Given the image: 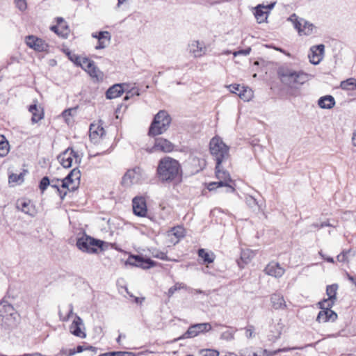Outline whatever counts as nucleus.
<instances>
[{
	"mask_svg": "<svg viewBox=\"0 0 356 356\" xmlns=\"http://www.w3.org/2000/svg\"><path fill=\"white\" fill-rule=\"evenodd\" d=\"M156 177L163 184L181 183L183 179L181 163L178 160L169 156L160 159L156 170Z\"/></svg>",
	"mask_w": 356,
	"mask_h": 356,
	"instance_id": "obj_1",
	"label": "nucleus"
},
{
	"mask_svg": "<svg viewBox=\"0 0 356 356\" xmlns=\"http://www.w3.org/2000/svg\"><path fill=\"white\" fill-rule=\"evenodd\" d=\"M277 76L280 81L289 88H296L309 79V74L303 71H296L289 65H282L277 69Z\"/></svg>",
	"mask_w": 356,
	"mask_h": 356,
	"instance_id": "obj_2",
	"label": "nucleus"
},
{
	"mask_svg": "<svg viewBox=\"0 0 356 356\" xmlns=\"http://www.w3.org/2000/svg\"><path fill=\"white\" fill-rule=\"evenodd\" d=\"M76 245L83 252L88 254H97L98 251H104L108 249L109 243L102 240L92 237L86 232L76 238Z\"/></svg>",
	"mask_w": 356,
	"mask_h": 356,
	"instance_id": "obj_3",
	"label": "nucleus"
},
{
	"mask_svg": "<svg viewBox=\"0 0 356 356\" xmlns=\"http://www.w3.org/2000/svg\"><path fill=\"white\" fill-rule=\"evenodd\" d=\"M172 118L165 110H160L153 118L148 129V136L155 137L165 133L170 127Z\"/></svg>",
	"mask_w": 356,
	"mask_h": 356,
	"instance_id": "obj_4",
	"label": "nucleus"
},
{
	"mask_svg": "<svg viewBox=\"0 0 356 356\" xmlns=\"http://www.w3.org/2000/svg\"><path fill=\"white\" fill-rule=\"evenodd\" d=\"M229 146L220 137L215 136L210 140L209 151L216 161L217 168L221 165L222 161L229 157Z\"/></svg>",
	"mask_w": 356,
	"mask_h": 356,
	"instance_id": "obj_5",
	"label": "nucleus"
},
{
	"mask_svg": "<svg viewBox=\"0 0 356 356\" xmlns=\"http://www.w3.org/2000/svg\"><path fill=\"white\" fill-rule=\"evenodd\" d=\"M146 178L145 172L140 166H135L127 170L122 177V184L125 186H130L141 183Z\"/></svg>",
	"mask_w": 356,
	"mask_h": 356,
	"instance_id": "obj_6",
	"label": "nucleus"
},
{
	"mask_svg": "<svg viewBox=\"0 0 356 356\" xmlns=\"http://www.w3.org/2000/svg\"><path fill=\"white\" fill-rule=\"evenodd\" d=\"M126 264L143 269H149L161 265V264L151 259L149 257H145L142 254L129 255L126 261Z\"/></svg>",
	"mask_w": 356,
	"mask_h": 356,
	"instance_id": "obj_7",
	"label": "nucleus"
},
{
	"mask_svg": "<svg viewBox=\"0 0 356 356\" xmlns=\"http://www.w3.org/2000/svg\"><path fill=\"white\" fill-rule=\"evenodd\" d=\"M334 305L332 302L322 305L321 302H318V306L321 311L318 312L316 321L318 323L334 322L337 319L338 315L334 311L332 310Z\"/></svg>",
	"mask_w": 356,
	"mask_h": 356,
	"instance_id": "obj_8",
	"label": "nucleus"
},
{
	"mask_svg": "<svg viewBox=\"0 0 356 356\" xmlns=\"http://www.w3.org/2000/svg\"><path fill=\"white\" fill-rule=\"evenodd\" d=\"M212 329V326L209 323H200L191 325L186 332L181 336L175 339L179 341L185 339H191L197 335L207 332Z\"/></svg>",
	"mask_w": 356,
	"mask_h": 356,
	"instance_id": "obj_9",
	"label": "nucleus"
},
{
	"mask_svg": "<svg viewBox=\"0 0 356 356\" xmlns=\"http://www.w3.org/2000/svg\"><path fill=\"white\" fill-rule=\"evenodd\" d=\"M132 210L133 213L141 218L148 217L152 219L148 216V209L147 206V201L145 197L143 196H136L132 200Z\"/></svg>",
	"mask_w": 356,
	"mask_h": 356,
	"instance_id": "obj_10",
	"label": "nucleus"
},
{
	"mask_svg": "<svg viewBox=\"0 0 356 356\" xmlns=\"http://www.w3.org/2000/svg\"><path fill=\"white\" fill-rule=\"evenodd\" d=\"M174 147L175 145L170 141L165 138L159 137L155 138L154 145L147 150L149 153H153L157 151L171 152L173 151Z\"/></svg>",
	"mask_w": 356,
	"mask_h": 356,
	"instance_id": "obj_11",
	"label": "nucleus"
},
{
	"mask_svg": "<svg viewBox=\"0 0 356 356\" xmlns=\"http://www.w3.org/2000/svg\"><path fill=\"white\" fill-rule=\"evenodd\" d=\"M25 42L26 45L38 52L47 51L49 45L41 38H39L35 35H29L26 37Z\"/></svg>",
	"mask_w": 356,
	"mask_h": 356,
	"instance_id": "obj_12",
	"label": "nucleus"
},
{
	"mask_svg": "<svg viewBox=\"0 0 356 356\" xmlns=\"http://www.w3.org/2000/svg\"><path fill=\"white\" fill-rule=\"evenodd\" d=\"M17 312L13 305L8 302L5 298L0 301V321L3 319H15Z\"/></svg>",
	"mask_w": 356,
	"mask_h": 356,
	"instance_id": "obj_13",
	"label": "nucleus"
},
{
	"mask_svg": "<svg viewBox=\"0 0 356 356\" xmlns=\"http://www.w3.org/2000/svg\"><path fill=\"white\" fill-rule=\"evenodd\" d=\"M83 63H87L86 65L81 64V69L86 71L92 78H95L97 81L103 79V73L95 65V62L87 57L83 58Z\"/></svg>",
	"mask_w": 356,
	"mask_h": 356,
	"instance_id": "obj_14",
	"label": "nucleus"
},
{
	"mask_svg": "<svg viewBox=\"0 0 356 356\" xmlns=\"http://www.w3.org/2000/svg\"><path fill=\"white\" fill-rule=\"evenodd\" d=\"M74 152L72 147H69L58 155L57 160L64 168L72 167Z\"/></svg>",
	"mask_w": 356,
	"mask_h": 356,
	"instance_id": "obj_15",
	"label": "nucleus"
},
{
	"mask_svg": "<svg viewBox=\"0 0 356 356\" xmlns=\"http://www.w3.org/2000/svg\"><path fill=\"white\" fill-rule=\"evenodd\" d=\"M229 91L237 95L243 101H249L252 96L251 89H248L240 84L233 83L229 86Z\"/></svg>",
	"mask_w": 356,
	"mask_h": 356,
	"instance_id": "obj_16",
	"label": "nucleus"
},
{
	"mask_svg": "<svg viewBox=\"0 0 356 356\" xmlns=\"http://www.w3.org/2000/svg\"><path fill=\"white\" fill-rule=\"evenodd\" d=\"M324 50L325 45L323 44L312 46L308 56L310 63L315 65L319 64L323 59Z\"/></svg>",
	"mask_w": 356,
	"mask_h": 356,
	"instance_id": "obj_17",
	"label": "nucleus"
},
{
	"mask_svg": "<svg viewBox=\"0 0 356 356\" xmlns=\"http://www.w3.org/2000/svg\"><path fill=\"white\" fill-rule=\"evenodd\" d=\"M264 271L268 275L280 278L284 274L285 270L278 262L272 261L266 265Z\"/></svg>",
	"mask_w": 356,
	"mask_h": 356,
	"instance_id": "obj_18",
	"label": "nucleus"
},
{
	"mask_svg": "<svg viewBox=\"0 0 356 356\" xmlns=\"http://www.w3.org/2000/svg\"><path fill=\"white\" fill-rule=\"evenodd\" d=\"M16 207L18 210L31 216H34L36 213L35 205L28 199L18 200L16 202Z\"/></svg>",
	"mask_w": 356,
	"mask_h": 356,
	"instance_id": "obj_19",
	"label": "nucleus"
},
{
	"mask_svg": "<svg viewBox=\"0 0 356 356\" xmlns=\"http://www.w3.org/2000/svg\"><path fill=\"white\" fill-rule=\"evenodd\" d=\"M126 83H115L106 91L105 96L107 99H113L120 97L124 92Z\"/></svg>",
	"mask_w": 356,
	"mask_h": 356,
	"instance_id": "obj_20",
	"label": "nucleus"
},
{
	"mask_svg": "<svg viewBox=\"0 0 356 356\" xmlns=\"http://www.w3.org/2000/svg\"><path fill=\"white\" fill-rule=\"evenodd\" d=\"M81 325H83V320L80 316L76 314L75 318L70 325V332L76 337L85 339L86 337V334L85 332L81 330Z\"/></svg>",
	"mask_w": 356,
	"mask_h": 356,
	"instance_id": "obj_21",
	"label": "nucleus"
},
{
	"mask_svg": "<svg viewBox=\"0 0 356 356\" xmlns=\"http://www.w3.org/2000/svg\"><path fill=\"white\" fill-rule=\"evenodd\" d=\"M28 110L32 114L31 122L33 124L37 123L44 118V109L40 106H38L37 101L29 105Z\"/></svg>",
	"mask_w": 356,
	"mask_h": 356,
	"instance_id": "obj_22",
	"label": "nucleus"
},
{
	"mask_svg": "<svg viewBox=\"0 0 356 356\" xmlns=\"http://www.w3.org/2000/svg\"><path fill=\"white\" fill-rule=\"evenodd\" d=\"M339 286L337 284H332L330 285H327L326 287V294L328 296L327 298L323 299L321 302V304L323 305L324 303H333L334 305L335 301L337 300V291L338 290Z\"/></svg>",
	"mask_w": 356,
	"mask_h": 356,
	"instance_id": "obj_23",
	"label": "nucleus"
},
{
	"mask_svg": "<svg viewBox=\"0 0 356 356\" xmlns=\"http://www.w3.org/2000/svg\"><path fill=\"white\" fill-rule=\"evenodd\" d=\"M105 130L102 126L95 127L94 124L90 126V134L89 137L92 142L96 143L100 138H102L105 135Z\"/></svg>",
	"mask_w": 356,
	"mask_h": 356,
	"instance_id": "obj_24",
	"label": "nucleus"
},
{
	"mask_svg": "<svg viewBox=\"0 0 356 356\" xmlns=\"http://www.w3.org/2000/svg\"><path fill=\"white\" fill-rule=\"evenodd\" d=\"M335 104L334 97L330 95L322 96L318 100V106L323 109H331Z\"/></svg>",
	"mask_w": 356,
	"mask_h": 356,
	"instance_id": "obj_25",
	"label": "nucleus"
},
{
	"mask_svg": "<svg viewBox=\"0 0 356 356\" xmlns=\"http://www.w3.org/2000/svg\"><path fill=\"white\" fill-rule=\"evenodd\" d=\"M222 187L226 188H225L226 193H234L235 191V188L231 184H228L227 183H226L225 181H222L221 180L218 181L209 182L207 186V189L209 191H212L218 188H222Z\"/></svg>",
	"mask_w": 356,
	"mask_h": 356,
	"instance_id": "obj_26",
	"label": "nucleus"
},
{
	"mask_svg": "<svg viewBox=\"0 0 356 356\" xmlns=\"http://www.w3.org/2000/svg\"><path fill=\"white\" fill-rule=\"evenodd\" d=\"M270 302L275 309H284L286 307L284 297L279 293H273L270 296Z\"/></svg>",
	"mask_w": 356,
	"mask_h": 356,
	"instance_id": "obj_27",
	"label": "nucleus"
},
{
	"mask_svg": "<svg viewBox=\"0 0 356 356\" xmlns=\"http://www.w3.org/2000/svg\"><path fill=\"white\" fill-rule=\"evenodd\" d=\"M215 173L216 178L219 179V181L221 180L228 184H230V183L233 181L229 173L227 170H223L221 168V165H219L218 168H217V164H216Z\"/></svg>",
	"mask_w": 356,
	"mask_h": 356,
	"instance_id": "obj_28",
	"label": "nucleus"
},
{
	"mask_svg": "<svg viewBox=\"0 0 356 356\" xmlns=\"http://www.w3.org/2000/svg\"><path fill=\"white\" fill-rule=\"evenodd\" d=\"M264 6L261 4H259L254 8V15L257 22L259 24L264 22L267 19L268 12L264 11Z\"/></svg>",
	"mask_w": 356,
	"mask_h": 356,
	"instance_id": "obj_29",
	"label": "nucleus"
},
{
	"mask_svg": "<svg viewBox=\"0 0 356 356\" xmlns=\"http://www.w3.org/2000/svg\"><path fill=\"white\" fill-rule=\"evenodd\" d=\"M197 255L203 261L205 264H210L214 261L215 254L212 252H207L203 248H200L197 250Z\"/></svg>",
	"mask_w": 356,
	"mask_h": 356,
	"instance_id": "obj_30",
	"label": "nucleus"
},
{
	"mask_svg": "<svg viewBox=\"0 0 356 356\" xmlns=\"http://www.w3.org/2000/svg\"><path fill=\"white\" fill-rule=\"evenodd\" d=\"M81 175L80 170L78 167H76L73 168L64 179L66 181H69L70 184H73L74 181L76 180L78 181V184H79Z\"/></svg>",
	"mask_w": 356,
	"mask_h": 356,
	"instance_id": "obj_31",
	"label": "nucleus"
},
{
	"mask_svg": "<svg viewBox=\"0 0 356 356\" xmlns=\"http://www.w3.org/2000/svg\"><path fill=\"white\" fill-rule=\"evenodd\" d=\"M10 149V145L6 137L3 135H0V156H6Z\"/></svg>",
	"mask_w": 356,
	"mask_h": 356,
	"instance_id": "obj_32",
	"label": "nucleus"
},
{
	"mask_svg": "<svg viewBox=\"0 0 356 356\" xmlns=\"http://www.w3.org/2000/svg\"><path fill=\"white\" fill-rule=\"evenodd\" d=\"M293 18H295V21H293V26L294 28L298 31L299 35H302V22H303V20H305L304 19H299L298 17L295 14H292L289 18V20L290 21H293Z\"/></svg>",
	"mask_w": 356,
	"mask_h": 356,
	"instance_id": "obj_33",
	"label": "nucleus"
},
{
	"mask_svg": "<svg viewBox=\"0 0 356 356\" xmlns=\"http://www.w3.org/2000/svg\"><path fill=\"white\" fill-rule=\"evenodd\" d=\"M355 83V78H349L346 80L342 81L340 83V87L342 90H354Z\"/></svg>",
	"mask_w": 356,
	"mask_h": 356,
	"instance_id": "obj_34",
	"label": "nucleus"
},
{
	"mask_svg": "<svg viewBox=\"0 0 356 356\" xmlns=\"http://www.w3.org/2000/svg\"><path fill=\"white\" fill-rule=\"evenodd\" d=\"M250 261V253L243 251L240 259L237 260V264L241 268H243L245 264Z\"/></svg>",
	"mask_w": 356,
	"mask_h": 356,
	"instance_id": "obj_35",
	"label": "nucleus"
},
{
	"mask_svg": "<svg viewBox=\"0 0 356 356\" xmlns=\"http://www.w3.org/2000/svg\"><path fill=\"white\" fill-rule=\"evenodd\" d=\"M190 51L194 54L195 57L201 56L203 54V49L198 41H194L191 47Z\"/></svg>",
	"mask_w": 356,
	"mask_h": 356,
	"instance_id": "obj_36",
	"label": "nucleus"
},
{
	"mask_svg": "<svg viewBox=\"0 0 356 356\" xmlns=\"http://www.w3.org/2000/svg\"><path fill=\"white\" fill-rule=\"evenodd\" d=\"M92 37L94 38H97V40H106L108 42L111 40V34L108 31H101L97 33H93L92 34Z\"/></svg>",
	"mask_w": 356,
	"mask_h": 356,
	"instance_id": "obj_37",
	"label": "nucleus"
},
{
	"mask_svg": "<svg viewBox=\"0 0 356 356\" xmlns=\"http://www.w3.org/2000/svg\"><path fill=\"white\" fill-rule=\"evenodd\" d=\"M150 252L152 254V256L154 258H157L163 261H172V259L168 258L166 252L160 251L156 248L151 250Z\"/></svg>",
	"mask_w": 356,
	"mask_h": 356,
	"instance_id": "obj_38",
	"label": "nucleus"
},
{
	"mask_svg": "<svg viewBox=\"0 0 356 356\" xmlns=\"http://www.w3.org/2000/svg\"><path fill=\"white\" fill-rule=\"evenodd\" d=\"M170 233L177 238L179 239L185 236V229L181 226H177L171 229Z\"/></svg>",
	"mask_w": 356,
	"mask_h": 356,
	"instance_id": "obj_39",
	"label": "nucleus"
},
{
	"mask_svg": "<svg viewBox=\"0 0 356 356\" xmlns=\"http://www.w3.org/2000/svg\"><path fill=\"white\" fill-rule=\"evenodd\" d=\"M314 25L307 20H303L302 35H309L312 33Z\"/></svg>",
	"mask_w": 356,
	"mask_h": 356,
	"instance_id": "obj_40",
	"label": "nucleus"
},
{
	"mask_svg": "<svg viewBox=\"0 0 356 356\" xmlns=\"http://www.w3.org/2000/svg\"><path fill=\"white\" fill-rule=\"evenodd\" d=\"M26 172H27L26 170H24V172H20L19 175L15 174V173H11L8 177L9 183H16L19 181H20V182H23L24 175V173Z\"/></svg>",
	"mask_w": 356,
	"mask_h": 356,
	"instance_id": "obj_41",
	"label": "nucleus"
},
{
	"mask_svg": "<svg viewBox=\"0 0 356 356\" xmlns=\"http://www.w3.org/2000/svg\"><path fill=\"white\" fill-rule=\"evenodd\" d=\"M245 203L252 209H255L257 207H259L257 200L251 195L245 196Z\"/></svg>",
	"mask_w": 356,
	"mask_h": 356,
	"instance_id": "obj_42",
	"label": "nucleus"
},
{
	"mask_svg": "<svg viewBox=\"0 0 356 356\" xmlns=\"http://www.w3.org/2000/svg\"><path fill=\"white\" fill-rule=\"evenodd\" d=\"M50 185V179L49 177H43L39 182V188L42 193H43L47 187Z\"/></svg>",
	"mask_w": 356,
	"mask_h": 356,
	"instance_id": "obj_43",
	"label": "nucleus"
},
{
	"mask_svg": "<svg viewBox=\"0 0 356 356\" xmlns=\"http://www.w3.org/2000/svg\"><path fill=\"white\" fill-rule=\"evenodd\" d=\"M236 329L232 330H227L223 332L220 335V339L226 341H231L234 338V333Z\"/></svg>",
	"mask_w": 356,
	"mask_h": 356,
	"instance_id": "obj_44",
	"label": "nucleus"
},
{
	"mask_svg": "<svg viewBox=\"0 0 356 356\" xmlns=\"http://www.w3.org/2000/svg\"><path fill=\"white\" fill-rule=\"evenodd\" d=\"M59 28L60 31V37L63 38H67L70 33V29L67 23L64 22V24H61V26H59Z\"/></svg>",
	"mask_w": 356,
	"mask_h": 356,
	"instance_id": "obj_45",
	"label": "nucleus"
},
{
	"mask_svg": "<svg viewBox=\"0 0 356 356\" xmlns=\"http://www.w3.org/2000/svg\"><path fill=\"white\" fill-rule=\"evenodd\" d=\"M181 288H184V285L181 286V284H179V283H176L175 285H173L172 286H171L168 291V293H167V295L168 297H171L174 295V293L181 289Z\"/></svg>",
	"mask_w": 356,
	"mask_h": 356,
	"instance_id": "obj_46",
	"label": "nucleus"
},
{
	"mask_svg": "<svg viewBox=\"0 0 356 356\" xmlns=\"http://www.w3.org/2000/svg\"><path fill=\"white\" fill-rule=\"evenodd\" d=\"M302 347H292V348L286 347V348H278V349L274 350L271 355H277L280 353H286V352H289V351L293 350H302Z\"/></svg>",
	"mask_w": 356,
	"mask_h": 356,
	"instance_id": "obj_47",
	"label": "nucleus"
},
{
	"mask_svg": "<svg viewBox=\"0 0 356 356\" xmlns=\"http://www.w3.org/2000/svg\"><path fill=\"white\" fill-rule=\"evenodd\" d=\"M68 59L72 61L76 66H81V58L79 55L73 53L70 56H69Z\"/></svg>",
	"mask_w": 356,
	"mask_h": 356,
	"instance_id": "obj_48",
	"label": "nucleus"
},
{
	"mask_svg": "<svg viewBox=\"0 0 356 356\" xmlns=\"http://www.w3.org/2000/svg\"><path fill=\"white\" fill-rule=\"evenodd\" d=\"M16 7L21 11H24L27 8L26 0H15Z\"/></svg>",
	"mask_w": 356,
	"mask_h": 356,
	"instance_id": "obj_49",
	"label": "nucleus"
},
{
	"mask_svg": "<svg viewBox=\"0 0 356 356\" xmlns=\"http://www.w3.org/2000/svg\"><path fill=\"white\" fill-rule=\"evenodd\" d=\"M113 356H135V353L128 351H112Z\"/></svg>",
	"mask_w": 356,
	"mask_h": 356,
	"instance_id": "obj_50",
	"label": "nucleus"
},
{
	"mask_svg": "<svg viewBox=\"0 0 356 356\" xmlns=\"http://www.w3.org/2000/svg\"><path fill=\"white\" fill-rule=\"evenodd\" d=\"M250 51H251V48L250 47H248V48L240 49V50H238L237 51H235L234 53V56H236L238 55L248 56V55L250 54Z\"/></svg>",
	"mask_w": 356,
	"mask_h": 356,
	"instance_id": "obj_51",
	"label": "nucleus"
},
{
	"mask_svg": "<svg viewBox=\"0 0 356 356\" xmlns=\"http://www.w3.org/2000/svg\"><path fill=\"white\" fill-rule=\"evenodd\" d=\"M245 329L246 330V332H245L246 337L248 339L252 338L253 337L254 327L253 325H248Z\"/></svg>",
	"mask_w": 356,
	"mask_h": 356,
	"instance_id": "obj_52",
	"label": "nucleus"
},
{
	"mask_svg": "<svg viewBox=\"0 0 356 356\" xmlns=\"http://www.w3.org/2000/svg\"><path fill=\"white\" fill-rule=\"evenodd\" d=\"M204 356H219V352L213 349H207Z\"/></svg>",
	"mask_w": 356,
	"mask_h": 356,
	"instance_id": "obj_53",
	"label": "nucleus"
},
{
	"mask_svg": "<svg viewBox=\"0 0 356 356\" xmlns=\"http://www.w3.org/2000/svg\"><path fill=\"white\" fill-rule=\"evenodd\" d=\"M337 259L338 261L341 263L348 262V259L347 258V256H346L344 254L341 252L337 255Z\"/></svg>",
	"mask_w": 356,
	"mask_h": 356,
	"instance_id": "obj_54",
	"label": "nucleus"
},
{
	"mask_svg": "<svg viewBox=\"0 0 356 356\" xmlns=\"http://www.w3.org/2000/svg\"><path fill=\"white\" fill-rule=\"evenodd\" d=\"M72 314H73V305H72V304H70L68 313H67V316L63 318V321H67Z\"/></svg>",
	"mask_w": 356,
	"mask_h": 356,
	"instance_id": "obj_55",
	"label": "nucleus"
},
{
	"mask_svg": "<svg viewBox=\"0 0 356 356\" xmlns=\"http://www.w3.org/2000/svg\"><path fill=\"white\" fill-rule=\"evenodd\" d=\"M106 44L105 42V40H97V44L95 46L96 49H102L106 48Z\"/></svg>",
	"mask_w": 356,
	"mask_h": 356,
	"instance_id": "obj_56",
	"label": "nucleus"
},
{
	"mask_svg": "<svg viewBox=\"0 0 356 356\" xmlns=\"http://www.w3.org/2000/svg\"><path fill=\"white\" fill-rule=\"evenodd\" d=\"M75 108H68V109H65L63 111L62 113V115L64 117V118H66L67 116H70L72 115V111H75Z\"/></svg>",
	"mask_w": 356,
	"mask_h": 356,
	"instance_id": "obj_57",
	"label": "nucleus"
},
{
	"mask_svg": "<svg viewBox=\"0 0 356 356\" xmlns=\"http://www.w3.org/2000/svg\"><path fill=\"white\" fill-rule=\"evenodd\" d=\"M50 30L60 36V31L58 25H53L50 27Z\"/></svg>",
	"mask_w": 356,
	"mask_h": 356,
	"instance_id": "obj_58",
	"label": "nucleus"
},
{
	"mask_svg": "<svg viewBox=\"0 0 356 356\" xmlns=\"http://www.w3.org/2000/svg\"><path fill=\"white\" fill-rule=\"evenodd\" d=\"M346 276L350 282H351L356 286V276L354 277V276L351 275L350 274H349L348 272H346Z\"/></svg>",
	"mask_w": 356,
	"mask_h": 356,
	"instance_id": "obj_59",
	"label": "nucleus"
},
{
	"mask_svg": "<svg viewBox=\"0 0 356 356\" xmlns=\"http://www.w3.org/2000/svg\"><path fill=\"white\" fill-rule=\"evenodd\" d=\"M319 254H320V255L322 257V258H323L325 261H327V262H329V263H334V261L333 257H330V256H325L324 254H323L321 253V252H319Z\"/></svg>",
	"mask_w": 356,
	"mask_h": 356,
	"instance_id": "obj_60",
	"label": "nucleus"
},
{
	"mask_svg": "<svg viewBox=\"0 0 356 356\" xmlns=\"http://www.w3.org/2000/svg\"><path fill=\"white\" fill-rule=\"evenodd\" d=\"M6 298H11L12 299H15V295L13 294V291L11 289L10 287L8 288L6 295L3 298L6 299Z\"/></svg>",
	"mask_w": 356,
	"mask_h": 356,
	"instance_id": "obj_61",
	"label": "nucleus"
},
{
	"mask_svg": "<svg viewBox=\"0 0 356 356\" xmlns=\"http://www.w3.org/2000/svg\"><path fill=\"white\" fill-rule=\"evenodd\" d=\"M270 47L273 48L276 51H280L281 53L284 54L286 56H290V54L289 52H286L284 49H282L281 47H275V46H273V45H270Z\"/></svg>",
	"mask_w": 356,
	"mask_h": 356,
	"instance_id": "obj_62",
	"label": "nucleus"
},
{
	"mask_svg": "<svg viewBox=\"0 0 356 356\" xmlns=\"http://www.w3.org/2000/svg\"><path fill=\"white\" fill-rule=\"evenodd\" d=\"M74 159H75V163L80 164L81 163V156L78 154L77 152H74Z\"/></svg>",
	"mask_w": 356,
	"mask_h": 356,
	"instance_id": "obj_63",
	"label": "nucleus"
},
{
	"mask_svg": "<svg viewBox=\"0 0 356 356\" xmlns=\"http://www.w3.org/2000/svg\"><path fill=\"white\" fill-rule=\"evenodd\" d=\"M84 348H85V350H91V351L95 352V353L97 351V348L94 347L90 345H84Z\"/></svg>",
	"mask_w": 356,
	"mask_h": 356,
	"instance_id": "obj_64",
	"label": "nucleus"
}]
</instances>
